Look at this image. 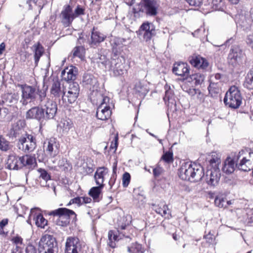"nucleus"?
<instances>
[{"label":"nucleus","mask_w":253,"mask_h":253,"mask_svg":"<svg viewBox=\"0 0 253 253\" xmlns=\"http://www.w3.org/2000/svg\"><path fill=\"white\" fill-rule=\"evenodd\" d=\"M39 107H34L29 110L26 114V118L36 119L40 120L42 119H53L57 110L56 102L48 98L45 92H41L39 99L37 100Z\"/></svg>","instance_id":"f257e3e1"},{"label":"nucleus","mask_w":253,"mask_h":253,"mask_svg":"<svg viewBox=\"0 0 253 253\" xmlns=\"http://www.w3.org/2000/svg\"><path fill=\"white\" fill-rule=\"evenodd\" d=\"M178 175L183 180L198 181L204 176L203 169L200 165L195 163H184L179 169Z\"/></svg>","instance_id":"f03ea898"},{"label":"nucleus","mask_w":253,"mask_h":253,"mask_svg":"<svg viewBox=\"0 0 253 253\" xmlns=\"http://www.w3.org/2000/svg\"><path fill=\"white\" fill-rule=\"evenodd\" d=\"M242 99L240 90L237 86L233 85L226 92L223 101L226 106L232 109H237L241 105Z\"/></svg>","instance_id":"7ed1b4c3"},{"label":"nucleus","mask_w":253,"mask_h":253,"mask_svg":"<svg viewBox=\"0 0 253 253\" xmlns=\"http://www.w3.org/2000/svg\"><path fill=\"white\" fill-rule=\"evenodd\" d=\"M18 86L20 87L21 90V99L20 100V103L23 106H26L28 104V102L34 101L38 96L39 99L40 93L45 92L39 89L37 90L35 87L25 84H18Z\"/></svg>","instance_id":"20e7f679"},{"label":"nucleus","mask_w":253,"mask_h":253,"mask_svg":"<svg viewBox=\"0 0 253 253\" xmlns=\"http://www.w3.org/2000/svg\"><path fill=\"white\" fill-rule=\"evenodd\" d=\"M49 215L57 216L58 218L56 220L57 225L61 226H67L71 218H74L76 215L75 212L66 208H59L57 210L52 211L49 213Z\"/></svg>","instance_id":"39448f33"},{"label":"nucleus","mask_w":253,"mask_h":253,"mask_svg":"<svg viewBox=\"0 0 253 253\" xmlns=\"http://www.w3.org/2000/svg\"><path fill=\"white\" fill-rule=\"evenodd\" d=\"M95 94L98 98L97 100H99L100 102V104L96 111V117L101 120H107L111 115L109 104L110 98L107 96H103L98 92H96Z\"/></svg>","instance_id":"423d86ee"},{"label":"nucleus","mask_w":253,"mask_h":253,"mask_svg":"<svg viewBox=\"0 0 253 253\" xmlns=\"http://www.w3.org/2000/svg\"><path fill=\"white\" fill-rule=\"evenodd\" d=\"M56 247L55 239L48 234L42 236L39 243L40 253H55Z\"/></svg>","instance_id":"0eeeda50"},{"label":"nucleus","mask_w":253,"mask_h":253,"mask_svg":"<svg viewBox=\"0 0 253 253\" xmlns=\"http://www.w3.org/2000/svg\"><path fill=\"white\" fill-rule=\"evenodd\" d=\"M125 63V60L123 57L118 56L114 54L111 58V63L108 69L113 71L116 76L124 75L126 72Z\"/></svg>","instance_id":"6e6552de"},{"label":"nucleus","mask_w":253,"mask_h":253,"mask_svg":"<svg viewBox=\"0 0 253 253\" xmlns=\"http://www.w3.org/2000/svg\"><path fill=\"white\" fill-rule=\"evenodd\" d=\"M137 33L142 35L146 42L149 41L156 34L155 26L152 22L145 21L141 25Z\"/></svg>","instance_id":"1a4fd4ad"},{"label":"nucleus","mask_w":253,"mask_h":253,"mask_svg":"<svg viewBox=\"0 0 253 253\" xmlns=\"http://www.w3.org/2000/svg\"><path fill=\"white\" fill-rule=\"evenodd\" d=\"M244 56V53L238 46L233 45L230 49L228 54L229 63L233 66L239 65L242 63Z\"/></svg>","instance_id":"9d476101"},{"label":"nucleus","mask_w":253,"mask_h":253,"mask_svg":"<svg viewBox=\"0 0 253 253\" xmlns=\"http://www.w3.org/2000/svg\"><path fill=\"white\" fill-rule=\"evenodd\" d=\"M45 152L49 159L55 157L59 152V144L56 139L51 137L44 143Z\"/></svg>","instance_id":"9b49d317"},{"label":"nucleus","mask_w":253,"mask_h":253,"mask_svg":"<svg viewBox=\"0 0 253 253\" xmlns=\"http://www.w3.org/2000/svg\"><path fill=\"white\" fill-rule=\"evenodd\" d=\"M19 148L25 152H31L36 147L35 139L31 135H27L26 137H21L19 140Z\"/></svg>","instance_id":"f8f14e48"},{"label":"nucleus","mask_w":253,"mask_h":253,"mask_svg":"<svg viewBox=\"0 0 253 253\" xmlns=\"http://www.w3.org/2000/svg\"><path fill=\"white\" fill-rule=\"evenodd\" d=\"M81 249V245L78 238L69 237L67 238L65 243V253H79Z\"/></svg>","instance_id":"ddd939ff"},{"label":"nucleus","mask_w":253,"mask_h":253,"mask_svg":"<svg viewBox=\"0 0 253 253\" xmlns=\"http://www.w3.org/2000/svg\"><path fill=\"white\" fill-rule=\"evenodd\" d=\"M106 38V35L97 31L94 27L91 31L90 40L88 41V44L91 47L95 48L101 42H104Z\"/></svg>","instance_id":"4468645a"},{"label":"nucleus","mask_w":253,"mask_h":253,"mask_svg":"<svg viewBox=\"0 0 253 253\" xmlns=\"http://www.w3.org/2000/svg\"><path fill=\"white\" fill-rule=\"evenodd\" d=\"M73 6L70 4L65 5L61 11V16L62 22L67 26L70 25L75 17L73 10Z\"/></svg>","instance_id":"2eb2a0df"},{"label":"nucleus","mask_w":253,"mask_h":253,"mask_svg":"<svg viewBox=\"0 0 253 253\" xmlns=\"http://www.w3.org/2000/svg\"><path fill=\"white\" fill-rule=\"evenodd\" d=\"M143 9L147 15L155 16L158 13V5L154 0H142Z\"/></svg>","instance_id":"dca6fc26"},{"label":"nucleus","mask_w":253,"mask_h":253,"mask_svg":"<svg viewBox=\"0 0 253 253\" xmlns=\"http://www.w3.org/2000/svg\"><path fill=\"white\" fill-rule=\"evenodd\" d=\"M220 178L219 169H208L206 174L207 183L211 186H215L218 184Z\"/></svg>","instance_id":"f3484780"},{"label":"nucleus","mask_w":253,"mask_h":253,"mask_svg":"<svg viewBox=\"0 0 253 253\" xmlns=\"http://www.w3.org/2000/svg\"><path fill=\"white\" fill-rule=\"evenodd\" d=\"M208 164V169H219V165L221 163L220 155L215 153L212 152L207 155L206 159Z\"/></svg>","instance_id":"a211bd4d"},{"label":"nucleus","mask_w":253,"mask_h":253,"mask_svg":"<svg viewBox=\"0 0 253 253\" xmlns=\"http://www.w3.org/2000/svg\"><path fill=\"white\" fill-rule=\"evenodd\" d=\"M172 72L177 76L187 78L189 75V68L187 63H176L173 65Z\"/></svg>","instance_id":"6ab92c4d"},{"label":"nucleus","mask_w":253,"mask_h":253,"mask_svg":"<svg viewBox=\"0 0 253 253\" xmlns=\"http://www.w3.org/2000/svg\"><path fill=\"white\" fill-rule=\"evenodd\" d=\"M253 152L250 153L248 157H243L239 162L238 168L243 171H249L252 168Z\"/></svg>","instance_id":"aec40b11"},{"label":"nucleus","mask_w":253,"mask_h":253,"mask_svg":"<svg viewBox=\"0 0 253 253\" xmlns=\"http://www.w3.org/2000/svg\"><path fill=\"white\" fill-rule=\"evenodd\" d=\"M189 62L192 66L199 69H205L209 65L207 60L200 56L190 57Z\"/></svg>","instance_id":"412c9836"},{"label":"nucleus","mask_w":253,"mask_h":253,"mask_svg":"<svg viewBox=\"0 0 253 253\" xmlns=\"http://www.w3.org/2000/svg\"><path fill=\"white\" fill-rule=\"evenodd\" d=\"M21 157L14 155L9 156L7 160V167L10 169H18L22 168Z\"/></svg>","instance_id":"4be33fe9"},{"label":"nucleus","mask_w":253,"mask_h":253,"mask_svg":"<svg viewBox=\"0 0 253 253\" xmlns=\"http://www.w3.org/2000/svg\"><path fill=\"white\" fill-rule=\"evenodd\" d=\"M65 90L64 86H61L60 82L58 81H54L50 88V93L55 98H59L63 96Z\"/></svg>","instance_id":"5701e85b"},{"label":"nucleus","mask_w":253,"mask_h":253,"mask_svg":"<svg viewBox=\"0 0 253 253\" xmlns=\"http://www.w3.org/2000/svg\"><path fill=\"white\" fill-rule=\"evenodd\" d=\"M77 68L71 66L70 68H67L61 72V77L63 80L67 82L74 81L76 79Z\"/></svg>","instance_id":"b1692460"},{"label":"nucleus","mask_w":253,"mask_h":253,"mask_svg":"<svg viewBox=\"0 0 253 253\" xmlns=\"http://www.w3.org/2000/svg\"><path fill=\"white\" fill-rule=\"evenodd\" d=\"M108 172V169L105 167H100L97 169L94 176L96 185L104 186V176Z\"/></svg>","instance_id":"393cba45"},{"label":"nucleus","mask_w":253,"mask_h":253,"mask_svg":"<svg viewBox=\"0 0 253 253\" xmlns=\"http://www.w3.org/2000/svg\"><path fill=\"white\" fill-rule=\"evenodd\" d=\"M237 166H238L237 164H235L232 158L227 157L224 162L222 169L223 172L229 174L234 171Z\"/></svg>","instance_id":"a878e982"},{"label":"nucleus","mask_w":253,"mask_h":253,"mask_svg":"<svg viewBox=\"0 0 253 253\" xmlns=\"http://www.w3.org/2000/svg\"><path fill=\"white\" fill-rule=\"evenodd\" d=\"M135 94L141 98H143L148 92L147 86L141 82H138L135 84L134 88Z\"/></svg>","instance_id":"bb28decb"},{"label":"nucleus","mask_w":253,"mask_h":253,"mask_svg":"<svg viewBox=\"0 0 253 253\" xmlns=\"http://www.w3.org/2000/svg\"><path fill=\"white\" fill-rule=\"evenodd\" d=\"M154 209L156 212L166 218H169L171 217L168 206L164 203L154 206Z\"/></svg>","instance_id":"cd10ccee"},{"label":"nucleus","mask_w":253,"mask_h":253,"mask_svg":"<svg viewBox=\"0 0 253 253\" xmlns=\"http://www.w3.org/2000/svg\"><path fill=\"white\" fill-rule=\"evenodd\" d=\"M19 99V95L18 93H8L4 94L3 102L8 103L10 106L16 104Z\"/></svg>","instance_id":"c85d7f7f"},{"label":"nucleus","mask_w":253,"mask_h":253,"mask_svg":"<svg viewBox=\"0 0 253 253\" xmlns=\"http://www.w3.org/2000/svg\"><path fill=\"white\" fill-rule=\"evenodd\" d=\"M21 162L22 163V167H27L30 169L34 167L36 165V159L31 155H26L21 157Z\"/></svg>","instance_id":"c756f323"},{"label":"nucleus","mask_w":253,"mask_h":253,"mask_svg":"<svg viewBox=\"0 0 253 253\" xmlns=\"http://www.w3.org/2000/svg\"><path fill=\"white\" fill-rule=\"evenodd\" d=\"M83 82L84 83L89 85V88L91 89H95L97 87L98 81L96 78L90 74H87L84 76Z\"/></svg>","instance_id":"7c9ffc66"},{"label":"nucleus","mask_w":253,"mask_h":253,"mask_svg":"<svg viewBox=\"0 0 253 253\" xmlns=\"http://www.w3.org/2000/svg\"><path fill=\"white\" fill-rule=\"evenodd\" d=\"M214 203L216 206L220 208H226L228 206L233 203V201H226L225 198L222 196H217L215 198Z\"/></svg>","instance_id":"2f4dec72"},{"label":"nucleus","mask_w":253,"mask_h":253,"mask_svg":"<svg viewBox=\"0 0 253 253\" xmlns=\"http://www.w3.org/2000/svg\"><path fill=\"white\" fill-rule=\"evenodd\" d=\"M79 95L75 93L74 92H71L69 91H64V94L62 96V100L65 103L72 104L74 103L77 100Z\"/></svg>","instance_id":"473e14b6"},{"label":"nucleus","mask_w":253,"mask_h":253,"mask_svg":"<svg viewBox=\"0 0 253 253\" xmlns=\"http://www.w3.org/2000/svg\"><path fill=\"white\" fill-rule=\"evenodd\" d=\"M244 86L248 89H253V68L250 70L246 76Z\"/></svg>","instance_id":"72a5a7b5"},{"label":"nucleus","mask_w":253,"mask_h":253,"mask_svg":"<svg viewBox=\"0 0 253 253\" xmlns=\"http://www.w3.org/2000/svg\"><path fill=\"white\" fill-rule=\"evenodd\" d=\"M103 187V185H98V186L93 187L90 189L88 194L95 201H98L99 196L101 194Z\"/></svg>","instance_id":"f704fd0d"},{"label":"nucleus","mask_w":253,"mask_h":253,"mask_svg":"<svg viewBox=\"0 0 253 253\" xmlns=\"http://www.w3.org/2000/svg\"><path fill=\"white\" fill-rule=\"evenodd\" d=\"M34 47V59L36 65H37L41 57L42 56L43 50L42 45L38 43L33 46Z\"/></svg>","instance_id":"c9c22d12"},{"label":"nucleus","mask_w":253,"mask_h":253,"mask_svg":"<svg viewBox=\"0 0 253 253\" xmlns=\"http://www.w3.org/2000/svg\"><path fill=\"white\" fill-rule=\"evenodd\" d=\"M209 93L212 97H215L220 92V87L218 83L211 82L208 87Z\"/></svg>","instance_id":"e433bc0d"},{"label":"nucleus","mask_w":253,"mask_h":253,"mask_svg":"<svg viewBox=\"0 0 253 253\" xmlns=\"http://www.w3.org/2000/svg\"><path fill=\"white\" fill-rule=\"evenodd\" d=\"M192 81L194 82L195 85H201L204 82L205 75L201 73H196L193 74L190 77Z\"/></svg>","instance_id":"4c0bfd02"},{"label":"nucleus","mask_w":253,"mask_h":253,"mask_svg":"<svg viewBox=\"0 0 253 253\" xmlns=\"http://www.w3.org/2000/svg\"><path fill=\"white\" fill-rule=\"evenodd\" d=\"M34 220L36 225L41 228H44L47 224V220L43 217L41 213L37 214Z\"/></svg>","instance_id":"58836bf2"},{"label":"nucleus","mask_w":253,"mask_h":253,"mask_svg":"<svg viewBox=\"0 0 253 253\" xmlns=\"http://www.w3.org/2000/svg\"><path fill=\"white\" fill-rule=\"evenodd\" d=\"M72 52L74 57H78L82 59L84 56L85 48L83 46H78L73 49Z\"/></svg>","instance_id":"ea45409f"},{"label":"nucleus","mask_w":253,"mask_h":253,"mask_svg":"<svg viewBox=\"0 0 253 253\" xmlns=\"http://www.w3.org/2000/svg\"><path fill=\"white\" fill-rule=\"evenodd\" d=\"M58 166L62 170L65 171H68L72 169L71 165L64 158H62L59 160Z\"/></svg>","instance_id":"a19ab883"},{"label":"nucleus","mask_w":253,"mask_h":253,"mask_svg":"<svg viewBox=\"0 0 253 253\" xmlns=\"http://www.w3.org/2000/svg\"><path fill=\"white\" fill-rule=\"evenodd\" d=\"M118 237L115 235L113 231H109L108 232V245L114 248L116 246L115 241L117 240Z\"/></svg>","instance_id":"79ce46f5"},{"label":"nucleus","mask_w":253,"mask_h":253,"mask_svg":"<svg viewBox=\"0 0 253 253\" xmlns=\"http://www.w3.org/2000/svg\"><path fill=\"white\" fill-rule=\"evenodd\" d=\"M127 251L131 253H143V250L140 244L136 243L131 248H127Z\"/></svg>","instance_id":"37998d69"},{"label":"nucleus","mask_w":253,"mask_h":253,"mask_svg":"<svg viewBox=\"0 0 253 253\" xmlns=\"http://www.w3.org/2000/svg\"><path fill=\"white\" fill-rule=\"evenodd\" d=\"M9 148V142L3 137L0 136V150L3 151H6Z\"/></svg>","instance_id":"c03bdc74"},{"label":"nucleus","mask_w":253,"mask_h":253,"mask_svg":"<svg viewBox=\"0 0 253 253\" xmlns=\"http://www.w3.org/2000/svg\"><path fill=\"white\" fill-rule=\"evenodd\" d=\"M67 90L71 92H74L75 93L79 95L80 92V86L79 84L76 82L70 83Z\"/></svg>","instance_id":"a18cd8bd"},{"label":"nucleus","mask_w":253,"mask_h":253,"mask_svg":"<svg viewBox=\"0 0 253 253\" xmlns=\"http://www.w3.org/2000/svg\"><path fill=\"white\" fill-rule=\"evenodd\" d=\"M113 135L114 138L110 145V149L114 150V152H115L118 146V133H116L112 134V135Z\"/></svg>","instance_id":"49530a36"},{"label":"nucleus","mask_w":253,"mask_h":253,"mask_svg":"<svg viewBox=\"0 0 253 253\" xmlns=\"http://www.w3.org/2000/svg\"><path fill=\"white\" fill-rule=\"evenodd\" d=\"M38 171L40 174V178H42L46 182L50 179V176L45 169H39Z\"/></svg>","instance_id":"de8ad7c7"},{"label":"nucleus","mask_w":253,"mask_h":253,"mask_svg":"<svg viewBox=\"0 0 253 253\" xmlns=\"http://www.w3.org/2000/svg\"><path fill=\"white\" fill-rule=\"evenodd\" d=\"M163 160L167 163H170L173 162V153L171 152H166L164 154L161 158Z\"/></svg>","instance_id":"09e8293b"},{"label":"nucleus","mask_w":253,"mask_h":253,"mask_svg":"<svg viewBox=\"0 0 253 253\" xmlns=\"http://www.w3.org/2000/svg\"><path fill=\"white\" fill-rule=\"evenodd\" d=\"M84 11L85 9L84 7H83L81 5L78 4L74 11V14L75 18L80 15H84Z\"/></svg>","instance_id":"8fccbe9b"},{"label":"nucleus","mask_w":253,"mask_h":253,"mask_svg":"<svg viewBox=\"0 0 253 253\" xmlns=\"http://www.w3.org/2000/svg\"><path fill=\"white\" fill-rule=\"evenodd\" d=\"M82 170L81 172L84 175H86L88 174H90L93 172V169L92 167L88 166L87 164H84L83 165L82 167L81 168Z\"/></svg>","instance_id":"3c124183"},{"label":"nucleus","mask_w":253,"mask_h":253,"mask_svg":"<svg viewBox=\"0 0 253 253\" xmlns=\"http://www.w3.org/2000/svg\"><path fill=\"white\" fill-rule=\"evenodd\" d=\"M98 62L99 63H101L103 66H104L106 69H108L109 65L110 64V63H111V60H108L105 55H101L99 58Z\"/></svg>","instance_id":"603ef678"},{"label":"nucleus","mask_w":253,"mask_h":253,"mask_svg":"<svg viewBox=\"0 0 253 253\" xmlns=\"http://www.w3.org/2000/svg\"><path fill=\"white\" fill-rule=\"evenodd\" d=\"M130 175L129 173L125 172L123 176L122 181L123 185L124 187H126L130 182Z\"/></svg>","instance_id":"864d4df0"},{"label":"nucleus","mask_w":253,"mask_h":253,"mask_svg":"<svg viewBox=\"0 0 253 253\" xmlns=\"http://www.w3.org/2000/svg\"><path fill=\"white\" fill-rule=\"evenodd\" d=\"M153 171L154 175L155 177H158L163 173L164 169L159 166H157L153 169Z\"/></svg>","instance_id":"5fc2aeb1"},{"label":"nucleus","mask_w":253,"mask_h":253,"mask_svg":"<svg viewBox=\"0 0 253 253\" xmlns=\"http://www.w3.org/2000/svg\"><path fill=\"white\" fill-rule=\"evenodd\" d=\"M40 213V209L38 208H33L31 210L29 218H33L34 220L36 218L37 214Z\"/></svg>","instance_id":"6e6d98bb"},{"label":"nucleus","mask_w":253,"mask_h":253,"mask_svg":"<svg viewBox=\"0 0 253 253\" xmlns=\"http://www.w3.org/2000/svg\"><path fill=\"white\" fill-rule=\"evenodd\" d=\"M72 204H77L79 205L83 204L82 197H76L71 199L70 202L67 204V206H69Z\"/></svg>","instance_id":"4d7b16f0"},{"label":"nucleus","mask_w":253,"mask_h":253,"mask_svg":"<svg viewBox=\"0 0 253 253\" xmlns=\"http://www.w3.org/2000/svg\"><path fill=\"white\" fill-rule=\"evenodd\" d=\"M125 218L126 219L125 223H123L120 225L121 228L122 229H125L126 228V227L127 225H129L131 222V217L129 215H127L125 217H124L123 219L124 220Z\"/></svg>","instance_id":"13d9d810"},{"label":"nucleus","mask_w":253,"mask_h":253,"mask_svg":"<svg viewBox=\"0 0 253 253\" xmlns=\"http://www.w3.org/2000/svg\"><path fill=\"white\" fill-rule=\"evenodd\" d=\"M189 5L199 6L202 3V0H185Z\"/></svg>","instance_id":"bf43d9fd"},{"label":"nucleus","mask_w":253,"mask_h":253,"mask_svg":"<svg viewBox=\"0 0 253 253\" xmlns=\"http://www.w3.org/2000/svg\"><path fill=\"white\" fill-rule=\"evenodd\" d=\"M187 92L191 96H194L195 94H198V96L199 97V95H202L200 90L198 89L189 88Z\"/></svg>","instance_id":"052dcab7"},{"label":"nucleus","mask_w":253,"mask_h":253,"mask_svg":"<svg viewBox=\"0 0 253 253\" xmlns=\"http://www.w3.org/2000/svg\"><path fill=\"white\" fill-rule=\"evenodd\" d=\"M143 6L142 4V0L141 1V2L134 6L133 8H132V12L134 13V12H136L137 11H140V10H143Z\"/></svg>","instance_id":"680f3d73"},{"label":"nucleus","mask_w":253,"mask_h":253,"mask_svg":"<svg viewBox=\"0 0 253 253\" xmlns=\"http://www.w3.org/2000/svg\"><path fill=\"white\" fill-rule=\"evenodd\" d=\"M172 97V94L171 90H166L165 92V95L164 97V100L165 101H169Z\"/></svg>","instance_id":"e2e57ef3"},{"label":"nucleus","mask_w":253,"mask_h":253,"mask_svg":"<svg viewBox=\"0 0 253 253\" xmlns=\"http://www.w3.org/2000/svg\"><path fill=\"white\" fill-rule=\"evenodd\" d=\"M247 43L253 49V34L250 35L248 37Z\"/></svg>","instance_id":"0e129e2a"},{"label":"nucleus","mask_w":253,"mask_h":253,"mask_svg":"<svg viewBox=\"0 0 253 253\" xmlns=\"http://www.w3.org/2000/svg\"><path fill=\"white\" fill-rule=\"evenodd\" d=\"M12 240L16 244H21L22 242V239L20 237H14Z\"/></svg>","instance_id":"69168bd1"},{"label":"nucleus","mask_w":253,"mask_h":253,"mask_svg":"<svg viewBox=\"0 0 253 253\" xmlns=\"http://www.w3.org/2000/svg\"><path fill=\"white\" fill-rule=\"evenodd\" d=\"M205 238L207 240V241L209 243H212L213 241V237L212 235L209 233L208 235L205 236Z\"/></svg>","instance_id":"338daca9"},{"label":"nucleus","mask_w":253,"mask_h":253,"mask_svg":"<svg viewBox=\"0 0 253 253\" xmlns=\"http://www.w3.org/2000/svg\"><path fill=\"white\" fill-rule=\"evenodd\" d=\"M26 253H29V252H31V253H36V251L34 247L32 246H30L26 249Z\"/></svg>","instance_id":"774afa93"}]
</instances>
